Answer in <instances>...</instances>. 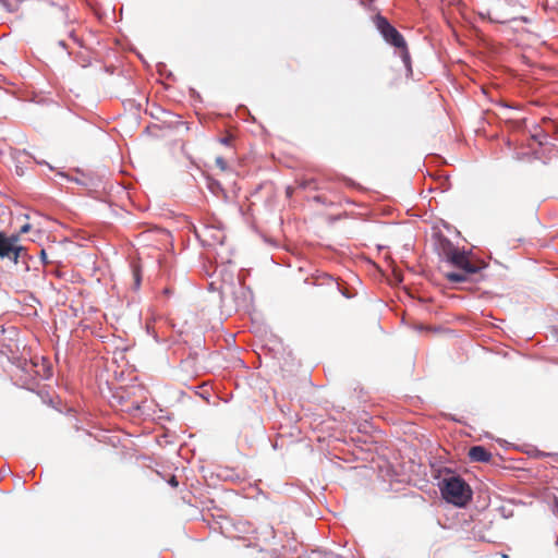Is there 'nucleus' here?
Segmentation results:
<instances>
[{
	"label": "nucleus",
	"instance_id": "obj_1",
	"mask_svg": "<svg viewBox=\"0 0 558 558\" xmlns=\"http://www.w3.org/2000/svg\"><path fill=\"white\" fill-rule=\"evenodd\" d=\"M446 256L447 260L458 268V271L445 272L446 279L452 283L466 281L470 275L476 274L485 266L484 264L476 265L472 263L465 252H461L457 248L447 252Z\"/></svg>",
	"mask_w": 558,
	"mask_h": 558
},
{
	"label": "nucleus",
	"instance_id": "obj_2",
	"mask_svg": "<svg viewBox=\"0 0 558 558\" xmlns=\"http://www.w3.org/2000/svg\"><path fill=\"white\" fill-rule=\"evenodd\" d=\"M440 490L444 499L454 506L464 507L472 498V490L460 476L442 480Z\"/></svg>",
	"mask_w": 558,
	"mask_h": 558
},
{
	"label": "nucleus",
	"instance_id": "obj_3",
	"mask_svg": "<svg viewBox=\"0 0 558 558\" xmlns=\"http://www.w3.org/2000/svg\"><path fill=\"white\" fill-rule=\"evenodd\" d=\"M375 23L385 40L398 49L405 68L411 71V58L403 36L381 15H377Z\"/></svg>",
	"mask_w": 558,
	"mask_h": 558
},
{
	"label": "nucleus",
	"instance_id": "obj_4",
	"mask_svg": "<svg viewBox=\"0 0 558 558\" xmlns=\"http://www.w3.org/2000/svg\"><path fill=\"white\" fill-rule=\"evenodd\" d=\"M16 241V236L7 238L2 232H0V257L11 258L13 255V259L16 262L19 258L20 251V247L15 245Z\"/></svg>",
	"mask_w": 558,
	"mask_h": 558
},
{
	"label": "nucleus",
	"instance_id": "obj_5",
	"mask_svg": "<svg viewBox=\"0 0 558 558\" xmlns=\"http://www.w3.org/2000/svg\"><path fill=\"white\" fill-rule=\"evenodd\" d=\"M468 456L472 462H489L493 458L492 452L483 446L471 447Z\"/></svg>",
	"mask_w": 558,
	"mask_h": 558
},
{
	"label": "nucleus",
	"instance_id": "obj_6",
	"mask_svg": "<svg viewBox=\"0 0 558 558\" xmlns=\"http://www.w3.org/2000/svg\"><path fill=\"white\" fill-rule=\"evenodd\" d=\"M134 286L137 289L141 284V270L137 266L133 268Z\"/></svg>",
	"mask_w": 558,
	"mask_h": 558
},
{
	"label": "nucleus",
	"instance_id": "obj_7",
	"mask_svg": "<svg viewBox=\"0 0 558 558\" xmlns=\"http://www.w3.org/2000/svg\"><path fill=\"white\" fill-rule=\"evenodd\" d=\"M215 163L217 165V167H219L221 171H226L228 168L226 160L221 156L215 158Z\"/></svg>",
	"mask_w": 558,
	"mask_h": 558
},
{
	"label": "nucleus",
	"instance_id": "obj_8",
	"mask_svg": "<svg viewBox=\"0 0 558 558\" xmlns=\"http://www.w3.org/2000/svg\"><path fill=\"white\" fill-rule=\"evenodd\" d=\"M315 183L314 180H301L299 181V186L303 189L312 187V185Z\"/></svg>",
	"mask_w": 558,
	"mask_h": 558
},
{
	"label": "nucleus",
	"instance_id": "obj_9",
	"mask_svg": "<svg viewBox=\"0 0 558 558\" xmlns=\"http://www.w3.org/2000/svg\"><path fill=\"white\" fill-rule=\"evenodd\" d=\"M32 226L29 223H25L24 226L21 227V230L20 232L21 233H26L31 230Z\"/></svg>",
	"mask_w": 558,
	"mask_h": 558
},
{
	"label": "nucleus",
	"instance_id": "obj_10",
	"mask_svg": "<svg viewBox=\"0 0 558 558\" xmlns=\"http://www.w3.org/2000/svg\"><path fill=\"white\" fill-rule=\"evenodd\" d=\"M169 484L173 487H177L179 485L177 477L172 476L169 481Z\"/></svg>",
	"mask_w": 558,
	"mask_h": 558
},
{
	"label": "nucleus",
	"instance_id": "obj_11",
	"mask_svg": "<svg viewBox=\"0 0 558 558\" xmlns=\"http://www.w3.org/2000/svg\"><path fill=\"white\" fill-rule=\"evenodd\" d=\"M40 257H41L44 263H46V264L49 263L48 259H47V254H46L45 250L40 251Z\"/></svg>",
	"mask_w": 558,
	"mask_h": 558
}]
</instances>
